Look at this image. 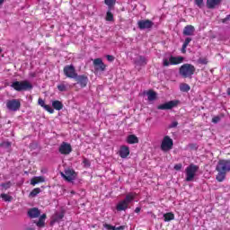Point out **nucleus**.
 <instances>
[{
    "instance_id": "f257e3e1",
    "label": "nucleus",
    "mask_w": 230,
    "mask_h": 230,
    "mask_svg": "<svg viewBox=\"0 0 230 230\" xmlns=\"http://www.w3.org/2000/svg\"><path fill=\"white\" fill-rule=\"evenodd\" d=\"M216 172H217V174L216 175V181H217V182H224L227 173L230 172V160H219L216 166Z\"/></svg>"
},
{
    "instance_id": "f03ea898",
    "label": "nucleus",
    "mask_w": 230,
    "mask_h": 230,
    "mask_svg": "<svg viewBox=\"0 0 230 230\" xmlns=\"http://www.w3.org/2000/svg\"><path fill=\"white\" fill-rule=\"evenodd\" d=\"M27 216L29 218H39L38 221H34L37 227H46V218H48V216L46 214L40 216V209H39V208H29Z\"/></svg>"
},
{
    "instance_id": "7ed1b4c3",
    "label": "nucleus",
    "mask_w": 230,
    "mask_h": 230,
    "mask_svg": "<svg viewBox=\"0 0 230 230\" xmlns=\"http://www.w3.org/2000/svg\"><path fill=\"white\" fill-rule=\"evenodd\" d=\"M195 71H197V68H195V66L191 64H183L179 68V75L181 76V78H193V75H195Z\"/></svg>"
},
{
    "instance_id": "20e7f679",
    "label": "nucleus",
    "mask_w": 230,
    "mask_h": 230,
    "mask_svg": "<svg viewBox=\"0 0 230 230\" xmlns=\"http://www.w3.org/2000/svg\"><path fill=\"white\" fill-rule=\"evenodd\" d=\"M11 87L18 93H22V91H31V89H33V84L28 80L14 81L11 84Z\"/></svg>"
},
{
    "instance_id": "39448f33",
    "label": "nucleus",
    "mask_w": 230,
    "mask_h": 230,
    "mask_svg": "<svg viewBox=\"0 0 230 230\" xmlns=\"http://www.w3.org/2000/svg\"><path fill=\"white\" fill-rule=\"evenodd\" d=\"M135 199H136V196L134 194L132 193L127 194L125 199L117 204L116 206L117 211H127V209H128V205Z\"/></svg>"
},
{
    "instance_id": "423d86ee",
    "label": "nucleus",
    "mask_w": 230,
    "mask_h": 230,
    "mask_svg": "<svg viewBox=\"0 0 230 230\" xmlns=\"http://www.w3.org/2000/svg\"><path fill=\"white\" fill-rule=\"evenodd\" d=\"M199 172V165H195L194 164H190L188 167L185 169L186 178L185 181L187 182H191L193 179H195V175Z\"/></svg>"
},
{
    "instance_id": "0eeeda50",
    "label": "nucleus",
    "mask_w": 230,
    "mask_h": 230,
    "mask_svg": "<svg viewBox=\"0 0 230 230\" xmlns=\"http://www.w3.org/2000/svg\"><path fill=\"white\" fill-rule=\"evenodd\" d=\"M160 148L163 152H170L173 148V139L170 136L164 137Z\"/></svg>"
},
{
    "instance_id": "6e6552de",
    "label": "nucleus",
    "mask_w": 230,
    "mask_h": 230,
    "mask_svg": "<svg viewBox=\"0 0 230 230\" xmlns=\"http://www.w3.org/2000/svg\"><path fill=\"white\" fill-rule=\"evenodd\" d=\"M5 105L8 111L17 112L21 109V101L19 99L7 100Z\"/></svg>"
},
{
    "instance_id": "1a4fd4ad",
    "label": "nucleus",
    "mask_w": 230,
    "mask_h": 230,
    "mask_svg": "<svg viewBox=\"0 0 230 230\" xmlns=\"http://www.w3.org/2000/svg\"><path fill=\"white\" fill-rule=\"evenodd\" d=\"M63 73L66 78H73L75 80V77L78 75L76 73V68H75V66L73 65H66L63 68Z\"/></svg>"
},
{
    "instance_id": "9d476101",
    "label": "nucleus",
    "mask_w": 230,
    "mask_h": 230,
    "mask_svg": "<svg viewBox=\"0 0 230 230\" xmlns=\"http://www.w3.org/2000/svg\"><path fill=\"white\" fill-rule=\"evenodd\" d=\"M179 105V101H170L164 104H160L157 106L158 111H172V109L177 107Z\"/></svg>"
},
{
    "instance_id": "9b49d317",
    "label": "nucleus",
    "mask_w": 230,
    "mask_h": 230,
    "mask_svg": "<svg viewBox=\"0 0 230 230\" xmlns=\"http://www.w3.org/2000/svg\"><path fill=\"white\" fill-rule=\"evenodd\" d=\"M61 177L67 181V182H72L76 179V172L73 169H66L65 170V173L61 172Z\"/></svg>"
},
{
    "instance_id": "f8f14e48",
    "label": "nucleus",
    "mask_w": 230,
    "mask_h": 230,
    "mask_svg": "<svg viewBox=\"0 0 230 230\" xmlns=\"http://www.w3.org/2000/svg\"><path fill=\"white\" fill-rule=\"evenodd\" d=\"M137 26L139 30H150L154 28V22L149 19L140 20L137 22Z\"/></svg>"
},
{
    "instance_id": "ddd939ff",
    "label": "nucleus",
    "mask_w": 230,
    "mask_h": 230,
    "mask_svg": "<svg viewBox=\"0 0 230 230\" xmlns=\"http://www.w3.org/2000/svg\"><path fill=\"white\" fill-rule=\"evenodd\" d=\"M76 84L80 85V87L84 88L87 87V84H89V77L85 75H79L75 77Z\"/></svg>"
},
{
    "instance_id": "4468645a",
    "label": "nucleus",
    "mask_w": 230,
    "mask_h": 230,
    "mask_svg": "<svg viewBox=\"0 0 230 230\" xmlns=\"http://www.w3.org/2000/svg\"><path fill=\"white\" fill-rule=\"evenodd\" d=\"M71 152H73V147L71 146V144H68L66 142H63L60 145L59 153L62 155H69Z\"/></svg>"
},
{
    "instance_id": "2eb2a0df",
    "label": "nucleus",
    "mask_w": 230,
    "mask_h": 230,
    "mask_svg": "<svg viewBox=\"0 0 230 230\" xmlns=\"http://www.w3.org/2000/svg\"><path fill=\"white\" fill-rule=\"evenodd\" d=\"M93 66L96 71H105V69H107V65L103 63L102 58H95L93 60Z\"/></svg>"
},
{
    "instance_id": "dca6fc26",
    "label": "nucleus",
    "mask_w": 230,
    "mask_h": 230,
    "mask_svg": "<svg viewBox=\"0 0 230 230\" xmlns=\"http://www.w3.org/2000/svg\"><path fill=\"white\" fill-rule=\"evenodd\" d=\"M119 155L121 159H127L130 155V148L127 146H120Z\"/></svg>"
},
{
    "instance_id": "f3484780",
    "label": "nucleus",
    "mask_w": 230,
    "mask_h": 230,
    "mask_svg": "<svg viewBox=\"0 0 230 230\" xmlns=\"http://www.w3.org/2000/svg\"><path fill=\"white\" fill-rule=\"evenodd\" d=\"M182 33L185 37H191L195 35V27L193 25H186Z\"/></svg>"
},
{
    "instance_id": "a211bd4d",
    "label": "nucleus",
    "mask_w": 230,
    "mask_h": 230,
    "mask_svg": "<svg viewBox=\"0 0 230 230\" xmlns=\"http://www.w3.org/2000/svg\"><path fill=\"white\" fill-rule=\"evenodd\" d=\"M169 62H170L171 66H179V64H182V62H184V57L171 56L169 58Z\"/></svg>"
},
{
    "instance_id": "6ab92c4d",
    "label": "nucleus",
    "mask_w": 230,
    "mask_h": 230,
    "mask_svg": "<svg viewBox=\"0 0 230 230\" xmlns=\"http://www.w3.org/2000/svg\"><path fill=\"white\" fill-rule=\"evenodd\" d=\"M222 3V0H207V7L209 10H213V8H216Z\"/></svg>"
},
{
    "instance_id": "aec40b11",
    "label": "nucleus",
    "mask_w": 230,
    "mask_h": 230,
    "mask_svg": "<svg viewBox=\"0 0 230 230\" xmlns=\"http://www.w3.org/2000/svg\"><path fill=\"white\" fill-rule=\"evenodd\" d=\"M46 179L44 178V176H34L31 180V186H35L36 184H39L40 182H45Z\"/></svg>"
},
{
    "instance_id": "412c9836",
    "label": "nucleus",
    "mask_w": 230,
    "mask_h": 230,
    "mask_svg": "<svg viewBox=\"0 0 230 230\" xmlns=\"http://www.w3.org/2000/svg\"><path fill=\"white\" fill-rule=\"evenodd\" d=\"M148 102H155L157 100V93L154 90H149L146 93Z\"/></svg>"
},
{
    "instance_id": "4be33fe9",
    "label": "nucleus",
    "mask_w": 230,
    "mask_h": 230,
    "mask_svg": "<svg viewBox=\"0 0 230 230\" xmlns=\"http://www.w3.org/2000/svg\"><path fill=\"white\" fill-rule=\"evenodd\" d=\"M127 143H128V145H136L139 143V138H137L136 135H129L127 138Z\"/></svg>"
},
{
    "instance_id": "5701e85b",
    "label": "nucleus",
    "mask_w": 230,
    "mask_h": 230,
    "mask_svg": "<svg viewBox=\"0 0 230 230\" xmlns=\"http://www.w3.org/2000/svg\"><path fill=\"white\" fill-rule=\"evenodd\" d=\"M52 107L55 111H62V109H64V103L60 101H53Z\"/></svg>"
},
{
    "instance_id": "b1692460",
    "label": "nucleus",
    "mask_w": 230,
    "mask_h": 230,
    "mask_svg": "<svg viewBox=\"0 0 230 230\" xmlns=\"http://www.w3.org/2000/svg\"><path fill=\"white\" fill-rule=\"evenodd\" d=\"M164 222H171V220H175V214L172 212H168L164 215Z\"/></svg>"
},
{
    "instance_id": "393cba45",
    "label": "nucleus",
    "mask_w": 230,
    "mask_h": 230,
    "mask_svg": "<svg viewBox=\"0 0 230 230\" xmlns=\"http://www.w3.org/2000/svg\"><path fill=\"white\" fill-rule=\"evenodd\" d=\"M191 87L190 86V84H186V83H182L180 84V91L181 93H189L190 91Z\"/></svg>"
},
{
    "instance_id": "a878e982",
    "label": "nucleus",
    "mask_w": 230,
    "mask_h": 230,
    "mask_svg": "<svg viewBox=\"0 0 230 230\" xmlns=\"http://www.w3.org/2000/svg\"><path fill=\"white\" fill-rule=\"evenodd\" d=\"M1 199H3V200L4 202H12V200H13V197L8 195V194H5V193H2L0 195Z\"/></svg>"
},
{
    "instance_id": "bb28decb",
    "label": "nucleus",
    "mask_w": 230,
    "mask_h": 230,
    "mask_svg": "<svg viewBox=\"0 0 230 230\" xmlns=\"http://www.w3.org/2000/svg\"><path fill=\"white\" fill-rule=\"evenodd\" d=\"M62 218H64V212L56 213L53 217V220L55 222H60V220H62Z\"/></svg>"
},
{
    "instance_id": "cd10ccee",
    "label": "nucleus",
    "mask_w": 230,
    "mask_h": 230,
    "mask_svg": "<svg viewBox=\"0 0 230 230\" xmlns=\"http://www.w3.org/2000/svg\"><path fill=\"white\" fill-rule=\"evenodd\" d=\"M106 21H108L109 22H112V21H114V14H112L111 11H108L106 13Z\"/></svg>"
},
{
    "instance_id": "c85d7f7f",
    "label": "nucleus",
    "mask_w": 230,
    "mask_h": 230,
    "mask_svg": "<svg viewBox=\"0 0 230 230\" xmlns=\"http://www.w3.org/2000/svg\"><path fill=\"white\" fill-rule=\"evenodd\" d=\"M39 193H40V188H35L31 191L30 197H37Z\"/></svg>"
},
{
    "instance_id": "c756f323",
    "label": "nucleus",
    "mask_w": 230,
    "mask_h": 230,
    "mask_svg": "<svg viewBox=\"0 0 230 230\" xmlns=\"http://www.w3.org/2000/svg\"><path fill=\"white\" fill-rule=\"evenodd\" d=\"M222 118H224V114L215 116L214 118H212V123H215V124L219 123Z\"/></svg>"
},
{
    "instance_id": "7c9ffc66",
    "label": "nucleus",
    "mask_w": 230,
    "mask_h": 230,
    "mask_svg": "<svg viewBox=\"0 0 230 230\" xmlns=\"http://www.w3.org/2000/svg\"><path fill=\"white\" fill-rule=\"evenodd\" d=\"M138 64L140 66H146V58L143 57V56H140L139 58H138Z\"/></svg>"
},
{
    "instance_id": "2f4dec72",
    "label": "nucleus",
    "mask_w": 230,
    "mask_h": 230,
    "mask_svg": "<svg viewBox=\"0 0 230 230\" xmlns=\"http://www.w3.org/2000/svg\"><path fill=\"white\" fill-rule=\"evenodd\" d=\"M104 3L109 8H112V6L116 4V0H104Z\"/></svg>"
},
{
    "instance_id": "473e14b6",
    "label": "nucleus",
    "mask_w": 230,
    "mask_h": 230,
    "mask_svg": "<svg viewBox=\"0 0 230 230\" xmlns=\"http://www.w3.org/2000/svg\"><path fill=\"white\" fill-rule=\"evenodd\" d=\"M58 91H60V93H64V92L67 91V87L64 84H58Z\"/></svg>"
},
{
    "instance_id": "72a5a7b5",
    "label": "nucleus",
    "mask_w": 230,
    "mask_h": 230,
    "mask_svg": "<svg viewBox=\"0 0 230 230\" xmlns=\"http://www.w3.org/2000/svg\"><path fill=\"white\" fill-rule=\"evenodd\" d=\"M47 112H49V114H53L55 112V110L51 108L49 105L45 104V107L43 108Z\"/></svg>"
},
{
    "instance_id": "f704fd0d",
    "label": "nucleus",
    "mask_w": 230,
    "mask_h": 230,
    "mask_svg": "<svg viewBox=\"0 0 230 230\" xmlns=\"http://www.w3.org/2000/svg\"><path fill=\"white\" fill-rule=\"evenodd\" d=\"M1 186L2 188H4V190H9V188L12 187V182L7 181L5 183H2Z\"/></svg>"
},
{
    "instance_id": "c9c22d12",
    "label": "nucleus",
    "mask_w": 230,
    "mask_h": 230,
    "mask_svg": "<svg viewBox=\"0 0 230 230\" xmlns=\"http://www.w3.org/2000/svg\"><path fill=\"white\" fill-rule=\"evenodd\" d=\"M103 227H104L105 229H108V230H116V226H112V225H109V224H107V223H105V224L103 225Z\"/></svg>"
},
{
    "instance_id": "e433bc0d",
    "label": "nucleus",
    "mask_w": 230,
    "mask_h": 230,
    "mask_svg": "<svg viewBox=\"0 0 230 230\" xmlns=\"http://www.w3.org/2000/svg\"><path fill=\"white\" fill-rule=\"evenodd\" d=\"M172 65V63H170V60H168V58H164L163 59V66L164 67H168V66Z\"/></svg>"
},
{
    "instance_id": "4c0bfd02",
    "label": "nucleus",
    "mask_w": 230,
    "mask_h": 230,
    "mask_svg": "<svg viewBox=\"0 0 230 230\" xmlns=\"http://www.w3.org/2000/svg\"><path fill=\"white\" fill-rule=\"evenodd\" d=\"M199 64H202L203 66H206V65H208V58H200L199 59Z\"/></svg>"
},
{
    "instance_id": "58836bf2",
    "label": "nucleus",
    "mask_w": 230,
    "mask_h": 230,
    "mask_svg": "<svg viewBox=\"0 0 230 230\" xmlns=\"http://www.w3.org/2000/svg\"><path fill=\"white\" fill-rule=\"evenodd\" d=\"M0 146H4V148H10V146H12V143L4 142V143L0 144Z\"/></svg>"
},
{
    "instance_id": "ea45409f",
    "label": "nucleus",
    "mask_w": 230,
    "mask_h": 230,
    "mask_svg": "<svg viewBox=\"0 0 230 230\" xmlns=\"http://www.w3.org/2000/svg\"><path fill=\"white\" fill-rule=\"evenodd\" d=\"M203 3L204 0H195V4H197V6H199V8H202Z\"/></svg>"
},
{
    "instance_id": "a19ab883",
    "label": "nucleus",
    "mask_w": 230,
    "mask_h": 230,
    "mask_svg": "<svg viewBox=\"0 0 230 230\" xmlns=\"http://www.w3.org/2000/svg\"><path fill=\"white\" fill-rule=\"evenodd\" d=\"M38 104L40 105L42 108H44L46 105V102H44V100H42V98H39Z\"/></svg>"
},
{
    "instance_id": "79ce46f5",
    "label": "nucleus",
    "mask_w": 230,
    "mask_h": 230,
    "mask_svg": "<svg viewBox=\"0 0 230 230\" xmlns=\"http://www.w3.org/2000/svg\"><path fill=\"white\" fill-rule=\"evenodd\" d=\"M192 39L188 37L185 39V41L183 42V46H189L190 42H191Z\"/></svg>"
},
{
    "instance_id": "37998d69",
    "label": "nucleus",
    "mask_w": 230,
    "mask_h": 230,
    "mask_svg": "<svg viewBox=\"0 0 230 230\" xmlns=\"http://www.w3.org/2000/svg\"><path fill=\"white\" fill-rule=\"evenodd\" d=\"M106 58L108 62H114V56L112 55H107Z\"/></svg>"
},
{
    "instance_id": "c03bdc74",
    "label": "nucleus",
    "mask_w": 230,
    "mask_h": 230,
    "mask_svg": "<svg viewBox=\"0 0 230 230\" xmlns=\"http://www.w3.org/2000/svg\"><path fill=\"white\" fill-rule=\"evenodd\" d=\"M182 169V164H177L174 165V170H176L177 172H179V170Z\"/></svg>"
},
{
    "instance_id": "a18cd8bd",
    "label": "nucleus",
    "mask_w": 230,
    "mask_h": 230,
    "mask_svg": "<svg viewBox=\"0 0 230 230\" xmlns=\"http://www.w3.org/2000/svg\"><path fill=\"white\" fill-rule=\"evenodd\" d=\"M177 125H179V122L173 121V122L172 123L171 127H172V128H175V127H177Z\"/></svg>"
},
{
    "instance_id": "49530a36",
    "label": "nucleus",
    "mask_w": 230,
    "mask_h": 230,
    "mask_svg": "<svg viewBox=\"0 0 230 230\" xmlns=\"http://www.w3.org/2000/svg\"><path fill=\"white\" fill-rule=\"evenodd\" d=\"M186 48H188L186 45H182L181 53H186Z\"/></svg>"
},
{
    "instance_id": "de8ad7c7",
    "label": "nucleus",
    "mask_w": 230,
    "mask_h": 230,
    "mask_svg": "<svg viewBox=\"0 0 230 230\" xmlns=\"http://www.w3.org/2000/svg\"><path fill=\"white\" fill-rule=\"evenodd\" d=\"M140 212H141V208L137 207V208H135V213H140Z\"/></svg>"
},
{
    "instance_id": "09e8293b",
    "label": "nucleus",
    "mask_w": 230,
    "mask_h": 230,
    "mask_svg": "<svg viewBox=\"0 0 230 230\" xmlns=\"http://www.w3.org/2000/svg\"><path fill=\"white\" fill-rule=\"evenodd\" d=\"M123 229H125V226H119V227H116V226H115V230H123Z\"/></svg>"
},
{
    "instance_id": "8fccbe9b",
    "label": "nucleus",
    "mask_w": 230,
    "mask_h": 230,
    "mask_svg": "<svg viewBox=\"0 0 230 230\" xmlns=\"http://www.w3.org/2000/svg\"><path fill=\"white\" fill-rule=\"evenodd\" d=\"M83 163L84 164H89V160H87V158H84Z\"/></svg>"
},
{
    "instance_id": "3c124183",
    "label": "nucleus",
    "mask_w": 230,
    "mask_h": 230,
    "mask_svg": "<svg viewBox=\"0 0 230 230\" xmlns=\"http://www.w3.org/2000/svg\"><path fill=\"white\" fill-rule=\"evenodd\" d=\"M226 93H227L228 96H230V88L227 89Z\"/></svg>"
},
{
    "instance_id": "603ef678",
    "label": "nucleus",
    "mask_w": 230,
    "mask_h": 230,
    "mask_svg": "<svg viewBox=\"0 0 230 230\" xmlns=\"http://www.w3.org/2000/svg\"><path fill=\"white\" fill-rule=\"evenodd\" d=\"M3 3H4V0H0V5L3 4Z\"/></svg>"
},
{
    "instance_id": "864d4df0",
    "label": "nucleus",
    "mask_w": 230,
    "mask_h": 230,
    "mask_svg": "<svg viewBox=\"0 0 230 230\" xmlns=\"http://www.w3.org/2000/svg\"><path fill=\"white\" fill-rule=\"evenodd\" d=\"M3 52V49L0 48V53H2Z\"/></svg>"
}]
</instances>
